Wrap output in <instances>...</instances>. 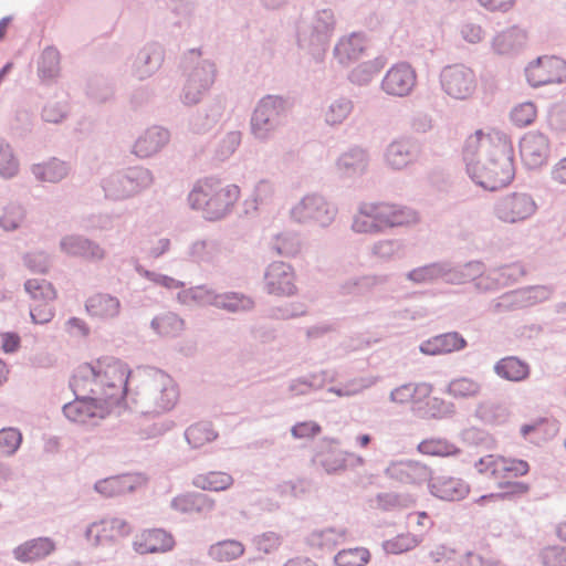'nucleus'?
Returning <instances> with one entry per match:
<instances>
[{
	"label": "nucleus",
	"mask_w": 566,
	"mask_h": 566,
	"mask_svg": "<svg viewBox=\"0 0 566 566\" xmlns=\"http://www.w3.org/2000/svg\"><path fill=\"white\" fill-rule=\"evenodd\" d=\"M128 366L114 357L80 366L70 380L75 398L63 406L64 416L72 422L97 424L128 394Z\"/></svg>",
	"instance_id": "1"
},
{
	"label": "nucleus",
	"mask_w": 566,
	"mask_h": 566,
	"mask_svg": "<svg viewBox=\"0 0 566 566\" xmlns=\"http://www.w3.org/2000/svg\"><path fill=\"white\" fill-rule=\"evenodd\" d=\"M462 155L468 176L484 190H499L515 177L514 148L505 133L476 130L465 139Z\"/></svg>",
	"instance_id": "2"
},
{
	"label": "nucleus",
	"mask_w": 566,
	"mask_h": 566,
	"mask_svg": "<svg viewBox=\"0 0 566 566\" xmlns=\"http://www.w3.org/2000/svg\"><path fill=\"white\" fill-rule=\"evenodd\" d=\"M140 380L136 391V403L143 415H160L171 410L178 401L179 390L175 380L165 371L150 367H138L130 371L128 381Z\"/></svg>",
	"instance_id": "3"
},
{
	"label": "nucleus",
	"mask_w": 566,
	"mask_h": 566,
	"mask_svg": "<svg viewBox=\"0 0 566 566\" xmlns=\"http://www.w3.org/2000/svg\"><path fill=\"white\" fill-rule=\"evenodd\" d=\"M240 197V188L214 177L198 180L188 195V203L202 212L206 220L217 221L228 216Z\"/></svg>",
	"instance_id": "4"
},
{
	"label": "nucleus",
	"mask_w": 566,
	"mask_h": 566,
	"mask_svg": "<svg viewBox=\"0 0 566 566\" xmlns=\"http://www.w3.org/2000/svg\"><path fill=\"white\" fill-rule=\"evenodd\" d=\"M293 103L283 95L268 94L260 98L250 117V133L260 143L273 139L283 128L292 111Z\"/></svg>",
	"instance_id": "5"
},
{
	"label": "nucleus",
	"mask_w": 566,
	"mask_h": 566,
	"mask_svg": "<svg viewBox=\"0 0 566 566\" xmlns=\"http://www.w3.org/2000/svg\"><path fill=\"white\" fill-rule=\"evenodd\" d=\"M335 27V14L329 8L316 10L312 17L301 19L296 24L298 48L315 61H322Z\"/></svg>",
	"instance_id": "6"
},
{
	"label": "nucleus",
	"mask_w": 566,
	"mask_h": 566,
	"mask_svg": "<svg viewBox=\"0 0 566 566\" xmlns=\"http://www.w3.org/2000/svg\"><path fill=\"white\" fill-rule=\"evenodd\" d=\"M182 63L187 80L181 101L185 105H195L212 86L217 72L216 65L209 60H202L199 49L189 50Z\"/></svg>",
	"instance_id": "7"
},
{
	"label": "nucleus",
	"mask_w": 566,
	"mask_h": 566,
	"mask_svg": "<svg viewBox=\"0 0 566 566\" xmlns=\"http://www.w3.org/2000/svg\"><path fill=\"white\" fill-rule=\"evenodd\" d=\"M337 214V206L319 192L304 195L290 210L294 222L322 229L331 227Z\"/></svg>",
	"instance_id": "8"
},
{
	"label": "nucleus",
	"mask_w": 566,
	"mask_h": 566,
	"mask_svg": "<svg viewBox=\"0 0 566 566\" xmlns=\"http://www.w3.org/2000/svg\"><path fill=\"white\" fill-rule=\"evenodd\" d=\"M493 210L500 221L515 224L533 218L538 210V205L533 195L513 191L500 197L495 201Z\"/></svg>",
	"instance_id": "9"
},
{
	"label": "nucleus",
	"mask_w": 566,
	"mask_h": 566,
	"mask_svg": "<svg viewBox=\"0 0 566 566\" xmlns=\"http://www.w3.org/2000/svg\"><path fill=\"white\" fill-rule=\"evenodd\" d=\"M441 90L451 98L464 101L470 98L478 85L474 71L463 63L446 65L441 69Z\"/></svg>",
	"instance_id": "10"
},
{
	"label": "nucleus",
	"mask_w": 566,
	"mask_h": 566,
	"mask_svg": "<svg viewBox=\"0 0 566 566\" xmlns=\"http://www.w3.org/2000/svg\"><path fill=\"white\" fill-rule=\"evenodd\" d=\"M528 84L538 87L566 81V61L557 56H539L525 69Z\"/></svg>",
	"instance_id": "11"
},
{
	"label": "nucleus",
	"mask_w": 566,
	"mask_h": 566,
	"mask_svg": "<svg viewBox=\"0 0 566 566\" xmlns=\"http://www.w3.org/2000/svg\"><path fill=\"white\" fill-rule=\"evenodd\" d=\"M264 290L270 295L293 296L297 293L294 269L282 261L270 263L264 272Z\"/></svg>",
	"instance_id": "12"
},
{
	"label": "nucleus",
	"mask_w": 566,
	"mask_h": 566,
	"mask_svg": "<svg viewBox=\"0 0 566 566\" xmlns=\"http://www.w3.org/2000/svg\"><path fill=\"white\" fill-rule=\"evenodd\" d=\"M370 164L368 149L352 145L335 160V172L343 180H356L367 174Z\"/></svg>",
	"instance_id": "13"
},
{
	"label": "nucleus",
	"mask_w": 566,
	"mask_h": 566,
	"mask_svg": "<svg viewBox=\"0 0 566 566\" xmlns=\"http://www.w3.org/2000/svg\"><path fill=\"white\" fill-rule=\"evenodd\" d=\"M551 140L544 133H526L520 142V153L527 169H538L547 164L551 156Z\"/></svg>",
	"instance_id": "14"
},
{
	"label": "nucleus",
	"mask_w": 566,
	"mask_h": 566,
	"mask_svg": "<svg viewBox=\"0 0 566 566\" xmlns=\"http://www.w3.org/2000/svg\"><path fill=\"white\" fill-rule=\"evenodd\" d=\"M417 84V74L407 62L392 65L385 74L380 87L384 93L394 97L409 96Z\"/></svg>",
	"instance_id": "15"
},
{
	"label": "nucleus",
	"mask_w": 566,
	"mask_h": 566,
	"mask_svg": "<svg viewBox=\"0 0 566 566\" xmlns=\"http://www.w3.org/2000/svg\"><path fill=\"white\" fill-rule=\"evenodd\" d=\"M474 467L480 473L493 478H517L528 472L530 467L526 461L516 459H506L488 454L474 462Z\"/></svg>",
	"instance_id": "16"
},
{
	"label": "nucleus",
	"mask_w": 566,
	"mask_h": 566,
	"mask_svg": "<svg viewBox=\"0 0 566 566\" xmlns=\"http://www.w3.org/2000/svg\"><path fill=\"white\" fill-rule=\"evenodd\" d=\"M420 156L419 144L411 138H398L390 142L384 153L387 167L401 170L418 160Z\"/></svg>",
	"instance_id": "17"
},
{
	"label": "nucleus",
	"mask_w": 566,
	"mask_h": 566,
	"mask_svg": "<svg viewBox=\"0 0 566 566\" xmlns=\"http://www.w3.org/2000/svg\"><path fill=\"white\" fill-rule=\"evenodd\" d=\"M374 206L382 232L387 229L410 226L419 221L418 213L406 206L389 202H374Z\"/></svg>",
	"instance_id": "18"
},
{
	"label": "nucleus",
	"mask_w": 566,
	"mask_h": 566,
	"mask_svg": "<svg viewBox=\"0 0 566 566\" xmlns=\"http://www.w3.org/2000/svg\"><path fill=\"white\" fill-rule=\"evenodd\" d=\"M164 62V50L158 43L145 44L133 57L130 73L139 81L153 76Z\"/></svg>",
	"instance_id": "19"
},
{
	"label": "nucleus",
	"mask_w": 566,
	"mask_h": 566,
	"mask_svg": "<svg viewBox=\"0 0 566 566\" xmlns=\"http://www.w3.org/2000/svg\"><path fill=\"white\" fill-rule=\"evenodd\" d=\"M387 478L405 484H421L428 482L432 471L418 461L405 460L391 462L385 470Z\"/></svg>",
	"instance_id": "20"
},
{
	"label": "nucleus",
	"mask_w": 566,
	"mask_h": 566,
	"mask_svg": "<svg viewBox=\"0 0 566 566\" xmlns=\"http://www.w3.org/2000/svg\"><path fill=\"white\" fill-rule=\"evenodd\" d=\"M60 250L70 256L91 261H101L105 256L104 249L97 242L81 234L64 235L60 240Z\"/></svg>",
	"instance_id": "21"
},
{
	"label": "nucleus",
	"mask_w": 566,
	"mask_h": 566,
	"mask_svg": "<svg viewBox=\"0 0 566 566\" xmlns=\"http://www.w3.org/2000/svg\"><path fill=\"white\" fill-rule=\"evenodd\" d=\"M170 140V133L161 126L148 127L136 139L132 153L138 158H149L159 153Z\"/></svg>",
	"instance_id": "22"
},
{
	"label": "nucleus",
	"mask_w": 566,
	"mask_h": 566,
	"mask_svg": "<svg viewBox=\"0 0 566 566\" xmlns=\"http://www.w3.org/2000/svg\"><path fill=\"white\" fill-rule=\"evenodd\" d=\"M428 482L430 493L442 501H460L470 492L468 483L449 475H431Z\"/></svg>",
	"instance_id": "23"
},
{
	"label": "nucleus",
	"mask_w": 566,
	"mask_h": 566,
	"mask_svg": "<svg viewBox=\"0 0 566 566\" xmlns=\"http://www.w3.org/2000/svg\"><path fill=\"white\" fill-rule=\"evenodd\" d=\"M467 345V340L460 333L448 332L423 340L419 346V350L424 355L438 356L459 352L465 348Z\"/></svg>",
	"instance_id": "24"
},
{
	"label": "nucleus",
	"mask_w": 566,
	"mask_h": 566,
	"mask_svg": "<svg viewBox=\"0 0 566 566\" xmlns=\"http://www.w3.org/2000/svg\"><path fill=\"white\" fill-rule=\"evenodd\" d=\"M366 50V39L363 33L353 32L338 39L333 54L336 61L344 66L360 59Z\"/></svg>",
	"instance_id": "25"
},
{
	"label": "nucleus",
	"mask_w": 566,
	"mask_h": 566,
	"mask_svg": "<svg viewBox=\"0 0 566 566\" xmlns=\"http://www.w3.org/2000/svg\"><path fill=\"white\" fill-rule=\"evenodd\" d=\"M55 548V543L50 537H36L17 546L12 555L20 563H34L50 556Z\"/></svg>",
	"instance_id": "26"
},
{
	"label": "nucleus",
	"mask_w": 566,
	"mask_h": 566,
	"mask_svg": "<svg viewBox=\"0 0 566 566\" xmlns=\"http://www.w3.org/2000/svg\"><path fill=\"white\" fill-rule=\"evenodd\" d=\"M133 545L135 552L144 555L168 552L174 547L175 541L165 530L154 528L143 532Z\"/></svg>",
	"instance_id": "27"
},
{
	"label": "nucleus",
	"mask_w": 566,
	"mask_h": 566,
	"mask_svg": "<svg viewBox=\"0 0 566 566\" xmlns=\"http://www.w3.org/2000/svg\"><path fill=\"white\" fill-rule=\"evenodd\" d=\"M214 501L200 492L179 494L171 500L170 506L182 514H208L214 509Z\"/></svg>",
	"instance_id": "28"
},
{
	"label": "nucleus",
	"mask_w": 566,
	"mask_h": 566,
	"mask_svg": "<svg viewBox=\"0 0 566 566\" xmlns=\"http://www.w3.org/2000/svg\"><path fill=\"white\" fill-rule=\"evenodd\" d=\"M118 297L107 293H96L85 302V310L91 317L98 319H112L120 312Z\"/></svg>",
	"instance_id": "29"
},
{
	"label": "nucleus",
	"mask_w": 566,
	"mask_h": 566,
	"mask_svg": "<svg viewBox=\"0 0 566 566\" xmlns=\"http://www.w3.org/2000/svg\"><path fill=\"white\" fill-rule=\"evenodd\" d=\"M390 274H367L353 276L340 284L343 295H366L375 289L386 285L390 281Z\"/></svg>",
	"instance_id": "30"
},
{
	"label": "nucleus",
	"mask_w": 566,
	"mask_h": 566,
	"mask_svg": "<svg viewBox=\"0 0 566 566\" xmlns=\"http://www.w3.org/2000/svg\"><path fill=\"white\" fill-rule=\"evenodd\" d=\"M350 229L357 234L377 235L384 233L377 219L374 202H360L353 216Z\"/></svg>",
	"instance_id": "31"
},
{
	"label": "nucleus",
	"mask_w": 566,
	"mask_h": 566,
	"mask_svg": "<svg viewBox=\"0 0 566 566\" xmlns=\"http://www.w3.org/2000/svg\"><path fill=\"white\" fill-rule=\"evenodd\" d=\"M493 371L501 379L521 382L530 377L531 366L517 356H506L494 364Z\"/></svg>",
	"instance_id": "32"
},
{
	"label": "nucleus",
	"mask_w": 566,
	"mask_h": 566,
	"mask_svg": "<svg viewBox=\"0 0 566 566\" xmlns=\"http://www.w3.org/2000/svg\"><path fill=\"white\" fill-rule=\"evenodd\" d=\"M347 530L345 527L329 526L313 530L305 538V543L313 549L332 551L345 541Z\"/></svg>",
	"instance_id": "33"
},
{
	"label": "nucleus",
	"mask_w": 566,
	"mask_h": 566,
	"mask_svg": "<svg viewBox=\"0 0 566 566\" xmlns=\"http://www.w3.org/2000/svg\"><path fill=\"white\" fill-rule=\"evenodd\" d=\"M136 476L123 474L98 480L94 484V490L105 497H114L133 492L136 489Z\"/></svg>",
	"instance_id": "34"
},
{
	"label": "nucleus",
	"mask_w": 566,
	"mask_h": 566,
	"mask_svg": "<svg viewBox=\"0 0 566 566\" xmlns=\"http://www.w3.org/2000/svg\"><path fill=\"white\" fill-rule=\"evenodd\" d=\"M526 33L518 27L509 28L493 39V49L497 54L509 55L518 52L526 44Z\"/></svg>",
	"instance_id": "35"
},
{
	"label": "nucleus",
	"mask_w": 566,
	"mask_h": 566,
	"mask_svg": "<svg viewBox=\"0 0 566 566\" xmlns=\"http://www.w3.org/2000/svg\"><path fill=\"white\" fill-rule=\"evenodd\" d=\"M448 261H438L410 270L406 277L415 284H432L439 280L447 283Z\"/></svg>",
	"instance_id": "36"
},
{
	"label": "nucleus",
	"mask_w": 566,
	"mask_h": 566,
	"mask_svg": "<svg viewBox=\"0 0 566 566\" xmlns=\"http://www.w3.org/2000/svg\"><path fill=\"white\" fill-rule=\"evenodd\" d=\"M222 114L221 103H211L191 116L189 127L196 134H205L216 126Z\"/></svg>",
	"instance_id": "37"
},
{
	"label": "nucleus",
	"mask_w": 566,
	"mask_h": 566,
	"mask_svg": "<svg viewBox=\"0 0 566 566\" xmlns=\"http://www.w3.org/2000/svg\"><path fill=\"white\" fill-rule=\"evenodd\" d=\"M216 307L231 314H245L254 310L255 301L244 293L229 291L219 293Z\"/></svg>",
	"instance_id": "38"
},
{
	"label": "nucleus",
	"mask_w": 566,
	"mask_h": 566,
	"mask_svg": "<svg viewBox=\"0 0 566 566\" xmlns=\"http://www.w3.org/2000/svg\"><path fill=\"white\" fill-rule=\"evenodd\" d=\"M245 546L234 538L218 541L209 546L208 556L217 563H231L244 555Z\"/></svg>",
	"instance_id": "39"
},
{
	"label": "nucleus",
	"mask_w": 566,
	"mask_h": 566,
	"mask_svg": "<svg viewBox=\"0 0 566 566\" xmlns=\"http://www.w3.org/2000/svg\"><path fill=\"white\" fill-rule=\"evenodd\" d=\"M406 253L403 239H380L370 245V255L382 262H390L402 259Z\"/></svg>",
	"instance_id": "40"
},
{
	"label": "nucleus",
	"mask_w": 566,
	"mask_h": 566,
	"mask_svg": "<svg viewBox=\"0 0 566 566\" xmlns=\"http://www.w3.org/2000/svg\"><path fill=\"white\" fill-rule=\"evenodd\" d=\"M481 261L472 260L462 264H454L448 261L447 266V284L461 285L467 283H474L478 275L481 273Z\"/></svg>",
	"instance_id": "41"
},
{
	"label": "nucleus",
	"mask_w": 566,
	"mask_h": 566,
	"mask_svg": "<svg viewBox=\"0 0 566 566\" xmlns=\"http://www.w3.org/2000/svg\"><path fill=\"white\" fill-rule=\"evenodd\" d=\"M31 170L36 180L55 184L67 176L70 167L63 160L51 158L45 163L34 164Z\"/></svg>",
	"instance_id": "42"
},
{
	"label": "nucleus",
	"mask_w": 566,
	"mask_h": 566,
	"mask_svg": "<svg viewBox=\"0 0 566 566\" xmlns=\"http://www.w3.org/2000/svg\"><path fill=\"white\" fill-rule=\"evenodd\" d=\"M98 524L101 530L94 535V545L127 536L132 531L127 521L119 517H105L98 521Z\"/></svg>",
	"instance_id": "43"
},
{
	"label": "nucleus",
	"mask_w": 566,
	"mask_h": 566,
	"mask_svg": "<svg viewBox=\"0 0 566 566\" xmlns=\"http://www.w3.org/2000/svg\"><path fill=\"white\" fill-rule=\"evenodd\" d=\"M482 384L471 377L462 376L451 379L444 392L454 399H473L482 392Z\"/></svg>",
	"instance_id": "44"
},
{
	"label": "nucleus",
	"mask_w": 566,
	"mask_h": 566,
	"mask_svg": "<svg viewBox=\"0 0 566 566\" xmlns=\"http://www.w3.org/2000/svg\"><path fill=\"white\" fill-rule=\"evenodd\" d=\"M38 76L41 82L50 83L60 74V53L53 46L45 48L38 60Z\"/></svg>",
	"instance_id": "45"
},
{
	"label": "nucleus",
	"mask_w": 566,
	"mask_h": 566,
	"mask_svg": "<svg viewBox=\"0 0 566 566\" xmlns=\"http://www.w3.org/2000/svg\"><path fill=\"white\" fill-rule=\"evenodd\" d=\"M127 184L124 170H120L105 177L101 186L104 190L105 198L120 201L133 197Z\"/></svg>",
	"instance_id": "46"
},
{
	"label": "nucleus",
	"mask_w": 566,
	"mask_h": 566,
	"mask_svg": "<svg viewBox=\"0 0 566 566\" xmlns=\"http://www.w3.org/2000/svg\"><path fill=\"white\" fill-rule=\"evenodd\" d=\"M220 243L214 239H202L189 245L188 254L196 263H213L220 254Z\"/></svg>",
	"instance_id": "47"
},
{
	"label": "nucleus",
	"mask_w": 566,
	"mask_h": 566,
	"mask_svg": "<svg viewBox=\"0 0 566 566\" xmlns=\"http://www.w3.org/2000/svg\"><path fill=\"white\" fill-rule=\"evenodd\" d=\"M327 371L311 373L308 375L292 379L289 382V391L292 396H306L312 391L324 387Z\"/></svg>",
	"instance_id": "48"
},
{
	"label": "nucleus",
	"mask_w": 566,
	"mask_h": 566,
	"mask_svg": "<svg viewBox=\"0 0 566 566\" xmlns=\"http://www.w3.org/2000/svg\"><path fill=\"white\" fill-rule=\"evenodd\" d=\"M347 455L354 457L353 453L329 448L325 451L317 452L314 457V462L323 468L326 473L332 474L345 470Z\"/></svg>",
	"instance_id": "49"
},
{
	"label": "nucleus",
	"mask_w": 566,
	"mask_h": 566,
	"mask_svg": "<svg viewBox=\"0 0 566 566\" xmlns=\"http://www.w3.org/2000/svg\"><path fill=\"white\" fill-rule=\"evenodd\" d=\"M124 174L133 197L150 188L155 181L151 170L145 167H129L124 170Z\"/></svg>",
	"instance_id": "50"
},
{
	"label": "nucleus",
	"mask_w": 566,
	"mask_h": 566,
	"mask_svg": "<svg viewBox=\"0 0 566 566\" xmlns=\"http://www.w3.org/2000/svg\"><path fill=\"white\" fill-rule=\"evenodd\" d=\"M419 415L426 419H446L455 413V405L440 397H431L426 400L423 407L418 409Z\"/></svg>",
	"instance_id": "51"
},
{
	"label": "nucleus",
	"mask_w": 566,
	"mask_h": 566,
	"mask_svg": "<svg viewBox=\"0 0 566 566\" xmlns=\"http://www.w3.org/2000/svg\"><path fill=\"white\" fill-rule=\"evenodd\" d=\"M192 484L201 490L223 491L233 484V478L226 472H208L193 478Z\"/></svg>",
	"instance_id": "52"
},
{
	"label": "nucleus",
	"mask_w": 566,
	"mask_h": 566,
	"mask_svg": "<svg viewBox=\"0 0 566 566\" xmlns=\"http://www.w3.org/2000/svg\"><path fill=\"white\" fill-rule=\"evenodd\" d=\"M354 109V103L350 98L338 97L334 99L324 112L325 123L329 126L343 124Z\"/></svg>",
	"instance_id": "53"
},
{
	"label": "nucleus",
	"mask_w": 566,
	"mask_h": 566,
	"mask_svg": "<svg viewBox=\"0 0 566 566\" xmlns=\"http://www.w3.org/2000/svg\"><path fill=\"white\" fill-rule=\"evenodd\" d=\"M218 433L212 429L209 422H197L188 427L185 431V438L193 449L201 448L208 442L217 439Z\"/></svg>",
	"instance_id": "54"
},
{
	"label": "nucleus",
	"mask_w": 566,
	"mask_h": 566,
	"mask_svg": "<svg viewBox=\"0 0 566 566\" xmlns=\"http://www.w3.org/2000/svg\"><path fill=\"white\" fill-rule=\"evenodd\" d=\"M417 449L420 453L432 457H450L460 452L453 443L443 438L426 439L418 444Z\"/></svg>",
	"instance_id": "55"
},
{
	"label": "nucleus",
	"mask_w": 566,
	"mask_h": 566,
	"mask_svg": "<svg viewBox=\"0 0 566 566\" xmlns=\"http://www.w3.org/2000/svg\"><path fill=\"white\" fill-rule=\"evenodd\" d=\"M25 291L30 294L33 303H52L56 297L53 285L44 279H31L24 283Z\"/></svg>",
	"instance_id": "56"
},
{
	"label": "nucleus",
	"mask_w": 566,
	"mask_h": 566,
	"mask_svg": "<svg viewBox=\"0 0 566 566\" xmlns=\"http://www.w3.org/2000/svg\"><path fill=\"white\" fill-rule=\"evenodd\" d=\"M151 328L163 336H177L184 329V321L174 313L156 316L150 322Z\"/></svg>",
	"instance_id": "57"
},
{
	"label": "nucleus",
	"mask_w": 566,
	"mask_h": 566,
	"mask_svg": "<svg viewBox=\"0 0 566 566\" xmlns=\"http://www.w3.org/2000/svg\"><path fill=\"white\" fill-rule=\"evenodd\" d=\"M369 560L370 553L365 547L345 548L334 556L335 566H365Z\"/></svg>",
	"instance_id": "58"
},
{
	"label": "nucleus",
	"mask_w": 566,
	"mask_h": 566,
	"mask_svg": "<svg viewBox=\"0 0 566 566\" xmlns=\"http://www.w3.org/2000/svg\"><path fill=\"white\" fill-rule=\"evenodd\" d=\"M307 306L301 302H289L272 306L266 312V317L275 321H287L305 316Z\"/></svg>",
	"instance_id": "59"
},
{
	"label": "nucleus",
	"mask_w": 566,
	"mask_h": 566,
	"mask_svg": "<svg viewBox=\"0 0 566 566\" xmlns=\"http://www.w3.org/2000/svg\"><path fill=\"white\" fill-rule=\"evenodd\" d=\"M474 416L484 423H501L507 417V410L500 403L482 401L478 403Z\"/></svg>",
	"instance_id": "60"
},
{
	"label": "nucleus",
	"mask_w": 566,
	"mask_h": 566,
	"mask_svg": "<svg viewBox=\"0 0 566 566\" xmlns=\"http://www.w3.org/2000/svg\"><path fill=\"white\" fill-rule=\"evenodd\" d=\"M526 287L504 293L494 304L496 312L514 311L518 308L530 307Z\"/></svg>",
	"instance_id": "61"
},
{
	"label": "nucleus",
	"mask_w": 566,
	"mask_h": 566,
	"mask_svg": "<svg viewBox=\"0 0 566 566\" xmlns=\"http://www.w3.org/2000/svg\"><path fill=\"white\" fill-rule=\"evenodd\" d=\"M381 67L382 63L378 59L367 61L354 67L350 71L348 78L353 84L359 86L367 85L378 74Z\"/></svg>",
	"instance_id": "62"
},
{
	"label": "nucleus",
	"mask_w": 566,
	"mask_h": 566,
	"mask_svg": "<svg viewBox=\"0 0 566 566\" xmlns=\"http://www.w3.org/2000/svg\"><path fill=\"white\" fill-rule=\"evenodd\" d=\"M271 250L279 255H295L300 250L298 238L292 232L279 233L271 242Z\"/></svg>",
	"instance_id": "63"
},
{
	"label": "nucleus",
	"mask_w": 566,
	"mask_h": 566,
	"mask_svg": "<svg viewBox=\"0 0 566 566\" xmlns=\"http://www.w3.org/2000/svg\"><path fill=\"white\" fill-rule=\"evenodd\" d=\"M27 217L24 207L17 203L7 206L3 210V214L0 217V228L4 231H15L21 227Z\"/></svg>",
	"instance_id": "64"
}]
</instances>
